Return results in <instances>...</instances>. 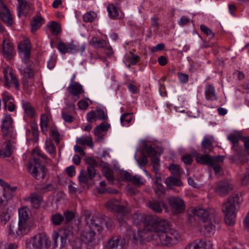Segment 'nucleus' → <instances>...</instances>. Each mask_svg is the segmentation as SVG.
<instances>
[{
    "mask_svg": "<svg viewBox=\"0 0 249 249\" xmlns=\"http://www.w3.org/2000/svg\"><path fill=\"white\" fill-rule=\"evenodd\" d=\"M133 219L136 226L142 225L144 231L155 232L163 246L175 245L181 240L180 235L178 231L174 229L167 231L169 223L166 220L141 213H136Z\"/></svg>",
    "mask_w": 249,
    "mask_h": 249,
    "instance_id": "f257e3e1",
    "label": "nucleus"
},
{
    "mask_svg": "<svg viewBox=\"0 0 249 249\" xmlns=\"http://www.w3.org/2000/svg\"><path fill=\"white\" fill-rule=\"evenodd\" d=\"M31 44L27 37H23L18 44V49L23 63L18 70L25 79H31L34 76V70L32 68V62L30 60Z\"/></svg>",
    "mask_w": 249,
    "mask_h": 249,
    "instance_id": "f03ea898",
    "label": "nucleus"
},
{
    "mask_svg": "<svg viewBox=\"0 0 249 249\" xmlns=\"http://www.w3.org/2000/svg\"><path fill=\"white\" fill-rule=\"evenodd\" d=\"M29 209L23 207L18 210V222H11L8 227V233L13 238L21 236L28 233L30 230L29 218Z\"/></svg>",
    "mask_w": 249,
    "mask_h": 249,
    "instance_id": "7ed1b4c3",
    "label": "nucleus"
},
{
    "mask_svg": "<svg viewBox=\"0 0 249 249\" xmlns=\"http://www.w3.org/2000/svg\"><path fill=\"white\" fill-rule=\"evenodd\" d=\"M193 213L200 218L204 222L203 227L205 233L210 236L215 230V224H218L220 221L218 215L215 213L213 208L204 209L196 207L193 210Z\"/></svg>",
    "mask_w": 249,
    "mask_h": 249,
    "instance_id": "20e7f679",
    "label": "nucleus"
},
{
    "mask_svg": "<svg viewBox=\"0 0 249 249\" xmlns=\"http://www.w3.org/2000/svg\"><path fill=\"white\" fill-rule=\"evenodd\" d=\"M240 203V197L234 195L230 197L224 204L222 211L225 213V221L228 225L234 224L236 213Z\"/></svg>",
    "mask_w": 249,
    "mask_h": 249,
    "instance_id": "39448f33",
    "label": "nucleus"
},
{
    "mask_svg": "<svg viewBox=\"0 0 249 249\" xmlns=\"http://www.w3.org/2000/svg\"><path fill=\"white\" fill-rule=\"evenodd\" d=\"M87 225L81 231L80 237L82 241L89 243L93 240L97 232H101L102 228L98 223L99 219L89 217L87 218Z\"/></svg>",
    "mask_w": 249,
    "mask_h": 249,
    "instance_id": "423d86ee",
    "label": "nucleus"
},
{
    "mask_svg": "<svg viewBox=\"0 0 249 249\" xmlns=\"http://www.w3.org/2000/svg\"><path fill=\"white\" fill-rule=\"evenodd\" d=\"M224 160V156H218L217 157H210L209 155L198 156L196 159L197 162L208 164L212 167L216 174L220 173L222 171L220 163L222 162Z\"/></svg>",
    "mask_w": 249,
    "mask_h": 249,
    "instance_id": "0eeeda50",
    "label": "nucleus"
},
{
    "mask_svg": "<svg viewBox=\"0 0 249 249\" xmlns=\"http://www.w3.org/2000/svg\"><path fill=\"white\" fill-rule=\"evenodd\" d=\"M28 172L36 179L44 178L47 174L46 168L42 165L36 158L31 159L28 164Z\"/></svg>",
    "mask_w": 249,
    "mask_h": 249,
    "instance_id": "6e6552de",
    "label": "nucleus"
},
{
    "mask_svg": "<svg viewBox=\"0 0 249 249\" xmlns=\"http://www.w3.org/2000/svg\"><path fill=\"white\" fill-rule=\"evenodd\" d=\"M140 229L138 228L137 230L132 229L131 227H129L126 230V232L124 236V240L121 238H116L117 241V249H121L124 246L126 242L129 241L133 243H136L140 239L142 236L141 234Z\"/></svg>",
    "mask_w": 249,
    "mask_h": 249,
    "instance_id": "1a4fd4ad",
    "label": "nucleus"
},
{
    "mask_svg": "<svg viewBox=\"0 0 249 249\" xmlns=\"http://www.w3.org/2000/svg\"><path fill=\"white\" fill-rule=\"evenodd\" d=\"M51 243L48 236L44 233H39L31 238L28 242L31 249H48Z\"/></svg>",
    "mask_w": 249,
    "mask_h": 249,
    "instance_id": "9d476101",
    "label": "nucleus"
},
{
    "mask_svg": "<svg viewBox=\"0 0 249 249\" xmlns=\"http://www.w3.org/2000/svg\"><path fill=\"white\" fill-rule=\"evenodd\" d=\"M105 206L109 211L117 213V218L120 222H123L125 219L127 211L125 207L120 205V202L116 199H110L106 204Z\"/></svg>",
    "mask_w": 249,
    "mask_h": 249,
    "instance_id": "9b49d317",
    "label": "nucleus"
},
{
    "mask_svg": "<svg viewBox=\"0 0 249 249\" xmlns=\"http://www.w3.org/2000/svg\"><path fill=\"white\" fill-rule=\"evenodd\" d=\"M0 52L4 58L7 60L13 58L16 53L13 43L10 39V36L5 35L4 38H2V42L0 43Z\"/></svg>",
    "mask_w": 249,
    "mask_h": 249,
    "instance_id": "f8f14e48",
    "label": "nucleus"
},
{
    "mask_svg": "<svg viewBox=\"0 0 249 249\" xmlns=\"http://www.w3.org/2000/svg\"><path fill=\"white\" fill-rule=\"evenodd\" d=\"M228 139L233 144L232 148L235 149L234 155L230 158L232 162L237 164H243L247 161V157L241 154L240 151L236 148L238 142V136L234 134H231L228 136Z\"/></svg>",
    "mask_w": 249,
    "mask_h": 249,
    "instance_id": "ddd939ff",
    "label": "nucleus"
},
{
    "mask_svg": "<svg viewBox=\"0 0 249 249\" xmlns=\"http://www.w3.org/2000/svg\"><path fill=\"white\" fill-rule=\"evenodd\" d=\"M2 123L1 131L3 135L8 138L15 139L16 134L12 124L11 115H5Z\"/></svg>",
    "mask_w": 249,
    "mask_h": 249,
    "instance_id": "4468645a",
    "label": "nucleus"
},
{
    "mask_svg": "<svg viewBox=\"0 0 249 249\" xmlns=\"http://www.w3.org/2000/svg\"><path fill=\"white\" fill-rule=\"evenodd\" d=\"M3 73L4 74V86L7 88H10L13 86H15L17 89H18L19 84L12 69L10 67H4Z\"/></svg>",
    "mask_w": 249,
    "mask_h": 249,
    "instance_id": "2eb2a0df",
    "label": "nucleus"
},
{
    "mask_svg": "<svg viewBox=\"0 0 249 249\" xmlns=\"http://www.w3.org/2000/svg\"><path fill=\"white\" fill-rule=\"evenodd\" d=\"M72 235V231L68 229L63 228L59 231V232L54 231L52 234V240L53 241V246L57 247V240L60 236L62 247H64L68 241H70Z\"/></svg>",
    "mask_w": 249,
    "mask_h": 249,
    "instance_id": "dca6fc26",
    "label": "nucleus"
},
{
    "mask_svg": "<svg viewBox=\"0 0 249 249\" xmlns=\"http://www.w3.org/2000/svg\"><path fill=\"white\" fill-rule=\"evenodd\" d=\"M168 201L174 213H180L184 211L185 207V203L181 198L171 196L168 198Z\"/></svg>",
    "mask_w": 249,
    "mask_h": 249,
    "instance_id": "f3484780",
    "label": "nucleus"
},
{
    "mask_svg": "<svg viewBox=\"0 0 249 249\" xmlns=\"http://www.w3.org/2000/svg\"><path fill=\"white\" fill-rule=\"evenodd\" d=\"M0 18L8 26H11L13 23L12 14L2 0H0Z\"/></svg>",
    "mask_w": 249,
    "mask_h": 249,
    "instance_id": "a211bd4d",
    "label": "nucleus"
},
{
    "mask_svg": "<svg viewBox=\"0 0 249 249\" xmlns=\"http://www.w3.org/2000/svg\"><path fill=\"white\" fill-rule=\"evenodd\" d=\"M57 49L62 53H75L79 51V48L77 45H75L73 42L70 43H64L60 41L57 44Z\"/></svg>",
    "mask_w": 249,
    "mask_h": 249,
    "instance_id": "6ab92c4d",
    "label": "nucleus"
},
{
    "mask_svg": "<svg viewBox=\"0 0 249 249\" xmlns=\"http://www.w3.org/2000/svg\"><path fill=\"white\" fill-rule=\"evenodd\" d=\"M69 92L71 94L73 97L75 98V101L79 98L80 95L85 93L83 86L78 82H74L70 84L67 88Z\"/></svg>",
    "mask_w": 249,
    "mask_h": 249,
    "instance_id": "aec40b11",
    "label": "nucleus"
},
{
    "mask_svg": "<svg viewBox=\"0 0 249 249\" xmlns=\"http://www.w3.org/2000/svg\"><path fill=\"white\" fill-rule=\"evenodd\" d=\"M232 190V185L227 180L219 182L215 187V192L220 196H225Z\"/></svg>",
    "mask_w": 249,
    "mask_h": 249,
    "instance_id": "412c9836",
    "label": "nucleus"
},
{
    "mask_svg": "<svg viewBox=\"0 0 249 249\" xmlns=\"http://www.w3.org/2000/svg\"><path fill=\"white\" fill-rule=\"evenodd\" d=\"M145 151L148 156L151 158L153 167L158 170L160 160L158 156V153L155 149L151 146H146L145 147Z\"/></svg>",
    "mask_w": 249,
    "mask_h": 249,
    "instance_id": "4be33fe9",
    "label": "nucleus"
},
{
    "mask_svg": "<svg viewBox=\"0 0 249 249\" xmlns=\"http://www.w3.org/2000/svg\"><path fill=\"white\" fill-rule=\"evenodd\" d=\"M24 200L30 203L34 208H38L42 200V198L40 196L34 193L31 194L29 196L24 198Z\"/></svg>",
    "mask_w": 249,
    "mask_h": 249,
    "instance_id": "5701e85b",
    "label": "nucleus"
},
{
    "mask_svg": "<svg viewBox=\"0 0 249 249\" xmlns=\"http://www.w3.org/2000/svg\"><path fill=\"white\" fill-rule=\"evenodd\" d=\"M214 141L213 137H205L202 141L201 145L204 152H209L213 149V143Z\"/></svg>",
    "mask_w": 249,
    "mask_h": 249,
    "instance_id": "b1692460",
    "label": "nucleus"
},
{
    "mask_svg": "<svg viewBox=\"0 0 249 249\" xmlns=\"http://www.w3.org/2000/svg\"><path fill=\"white\" fill-rule=\"evenodd\" d=\"M18 15L20 17L22 14H26L31 9L30 4L25 0H18Z\"/></svg>",
    "mask_w": 249,
    "mask_h": 249,
    "instance_id": "393cba45",
    "label": "nucleus"
},
{
    "mask_svg": "<svg viewBox=\"0 0 249 249\" xmlns=\"http://www.w3.org/2000/svg\"><path fill=\"white\" fill-rule=\"evenodd\" d=\"M124 178L129 181H131L136 185L139 186L144 183L143 181L140 176H132L128 172L125 173L123 175Z\"/></svg>",
    "mask_w": 249,
    "mask_h": 249,
    "instance_id": "a878e982",
    "label": "nucleus"
},
{
    "mask_svg": "<svg viewBox=\"0 0 249 249\" xmlns=\"http://www.w3.org/2000/svg\"><path fill=\"white\" fill-rule=\"evenodd\" d=\"M205 94L208 100L213 101L217 99L214 88L212 85H207L206 86Z\"/></svg>",
    "mask_w": 249,
    "mask_h": 249,
    "instance_id": "bb28decb",
    "label": "nucleus"
},
{
    "mask_svg": "<svg viewBox=\"0 0 249 249\" xmlns=\"http://www.w3.org/2000/svg\"><path fill=\"white\" fill-rule=\"evenodd\" d=\"M148 207L156 213H160L162 211V208L164 206L162 202L157 200H152L148 204Z\"/></svg>",
    "mask_w": 249,
    "mask_h": 249,
    "instance_id": "cd10ccee",
    "label": "nucleus"
},
{
    "mask_svg": "<svg viewBox=\"0 0 249 249\" xmlns=\"http://www.w3.org/2000/svg\"><path fill=\"white\" fill-rule=\"evenodd\" d=\"M107 42L105 40L98 39L95 36L92 37L89 41V44L96 48H104L107 45Z\"/></svg>",
    "mask_w": 249,
    "mask_h": 249,
    "instance_id": "c85d7f7f",
    "label": "nucleus"
},
{
    "mask_svg": "<svg viewBox=\"0 0 249 249\" xmlns=\"http://www.w3.org/2000/svg\"><path fill=\"white\" fill-rule=\"evenodd\" d=\"M13 142L8 141L4 148L0 151V155L3 157H10L13 152Z\"/></svg>",
    "mask_w": 249,
    "mask_h": 249,
    "instance_id": "c756f323",
    "label": "nucleus"
},
{
    "mask_svg": "<svg viewBox=\"0 0 249 249\" xmlns=\"http://www.w3.org/2000/svg\"><path fill=\"white\" fill-rule=\"evenodd\" d=\"M95 219H99V221L98 222V224L101 227L103 225H105L106 228L110 230L112 228L113 223L112 220L109 217H106L104 218H98L93 217Z\"/></svg>",
    "mask_w": 249,
    "mask_h": 249,
    "instance_id": "7c9ffc66",
    "label": "nucleus"
},
{
    "mask_svg": "<svg viewBox=\"0 0 249 249\" xmlns=\"http://www.w3.org/2000/svg\"><path fill=\"white\" fill-rule=\"evenodd\" d=\"M43 23V18L40 16H35L31 21L32 32L38 29Z\"/></svg>",
    "mask_w": 249,
    "mask_h": 249,
    "instance_id": "2f4dec72",
    "label": "nucleus"
},
{
    "mask_svg": "<svg viewBox=\"0 0 249 249\" xmlns=\"http://www.w3.org/2000/svg\"><path fill=\"white\" fill-rule=\"evenodd\" d=\"M0 185L2 187L3 189V196L6 198V194L13 192L17 190L16 187H11V185L8 183L5 182L3 180L0 178Z\"/></svg>",
    "mask_w": 249,
    "mask_h": 249,
    "instance_id": "473e14b6",
    "label": "nucleus"
},
{
    "mask_svg": "<svg viewBox=\"0 0 249 249\" xmlns=\"http://www.w3.org/2000/svg\"><path fill=\"white\" fill-rule=\"evenodd\" d=\"M49 122L48 116L45 114H42L40 118V127L42 131L45 134L48 131Z\"/></svg>",
    "mask_w": 249,
    "mask_h": 249,
    "instance_id": "72a5a7b5",
    "label": "nucleus"
},
{
    "mask_svg": "<svg viewBox=\"0 0 249 249\" xmlns=\"http://www.w3.org/2000/svg\"><path fill=\"white\" fill-rule=\"evenodd\" d=\"M109 127V124L106 122H104L95 128L94 134L96 136L100 137V135L107 131Z\"/></svg>",
    "mask_w": 249,
    "mask_h": 249,
    "instance_id": "f704fd0d",
    "label": "nucleus"
},
{
    "mask_svg": "<svg viewBox=\"0 0 249 249\" xmlns=\"http://www.w3.org/2000/svg\"><path fill=\"white\" fill-rule=\"evenodd\" d=\"M22 107L25 112L30 117H33L35 114V110L31 105L28 102H23Z\"/></svg>",
    "mask_w": 249,
    "mask_h": 249,
    "instance_id": "c9c22d12",
    "label": "nucleus"
},
{
    "mask_svg": "<svg viewBox=\"0 0 249 249\" xmlns=\"http://www.w3.org/2000/svg\"><path fill=\"white\" fill-rule=\"evenodd\" d=\"M107 11L109 17L112 19H116L119 16V12L117 8L113 4H109L107 6Z\"/></svg>",
    "mask_w": 249,
    "mask_h": 249,
    "instance_id": "e433bc0d",
    "label": "nucleus"
},
{
    "mask_svg": "<svg viewBox=\"0 0 249 249\" xmlns=\"http://www.w3.org/2000/svg\"><path fill=\"white\" fill-rule=\"evenodd\" d=\"M64 220V216L60 213H56L51 215V221L53 225H60Z\"/></svg>",
    "mask_w": 249,
    "mask_h": 249,
    "instance_id": "4c0bfd02",
    "label": "nucleus"
},
{
    "mask_svg": "<svg viewBox=\"0 0 249 249\" xmlns=\"http://www.w3.org/2000/svg\"><path fill=\"white\" fill-rule=\"evenodd\" d=\"M45 146L47 151L54 157L56 154V150L52 141L50 139H47L45 142Z\"/></svg>",
    "mask_w": 249,
    "mask_h": 249,
    "instance_id": "58836bf2",
    "label": "nucleus"
},
{
    "mask_svg": "<svg viewBox=\"0 0 249 249\" xmlns=\"http://www.w3.org/2000/svg\"><path fill=\"white\" fill-rule=\"evenodd\" d=\"M165 184L168 187L180 186L181 184L180 179L177 177H169L165 180Z\"/></svg>",
    "mask_w": 249,
    "mask_h": 249,
    "instance_id": "ea45409f",
    "label": "nucleus"
},
{
    "mask_svg": "<svg viewBox=\"0 0 249 249\" xmlns=\"http://www.w3.org/2000/svg\"><path fill=\"white\" fill-rule=\"evenodd\" d=\"M139 61V57L138 55L132 54L130 56H128L125 61V63L127 68L131 65H135Z\"/></svg>",
    "mask_w": 249,
    "mask_h": 249,
    "instance_id": "a19ab883",
    "label": "nucleus"
},
{
    "mask_svg": "<svg viewBox=\"0 0 249 249\" xmlns=\"http://www.w3.org/2000/svg\"><path fill=\"white\" fill-rule=\"evenodd\" d=\"M154 188L155 193L159 196L163 195L165 192V189L161 182L154 181Z\"/></svg>",
    "mask_w": 249,
    "mask_h": 249,
    "instance_id": "79ce46f5",
    "label": "nucleus"
},
{
    "mask_svg": "<svg viewBox=\"0 0 249 249\" xmlns=\"http://www.w3.org/2000/svg\"><path fill=\"white\" fill-rule=\"evenodd\" d=\"M76 142L83 145L92 146V139L90 137L82 136L77 139Z\"/></svg>",
    "mask_w": 249,
    "mask_h": 249,
    "instance_id": "37998d69",
    "label": "nucleus"
},
{
    "mask_svg": "<svg viewBox=\"0 0 249 249\" xmlns=\"http://www.w3.org/2000/svg\"><path fill=\"white\" fill-rule=\"evenodd\" d=\"M96 14L92 11L88 12L83 16L84 21L86 22H92L96 18Z\"/></svg>",
    "mask_w": 249,
    "mask_h": 249,
    "instance_id": "c03bdc74",
    "label": "nucleus"
},
{
    "mask_svg": "<svg viewBox=\"0 0 249 249\" xmlns=\"http://www.w3.org/2000/svg\"><path fill=\"white\" fill-rule=\"evenodd\" d=\"M120 120L123 126L127 125L131 121L132 114L129 113L124 114L121 116Z\"/></svg>",
    "mask_w": 249,
    "mask_h": 249,
    "instance_id": "a18cd8bd",
    "label": "nucleus"
},
{
    "mask_svg": "<svg viewBox=\"0 0 249 249\" xmlns=\"http://www.w3.org/2000/svg\"><path fill=\"white\" fill-rule=\"evenodd\" d=\"M204 242L201 240H197L191 243V246L188 247L187 249H190V248L193 249H205Z\"/></svg>",
    "mask_w": 249,
    "mask_h": 249,
    "instance_id": "49530a36",
    "label": "nucleus"
},
{
    "mask_svg": "<svg viewBox=\"0 0 249 249\" xmlns=\"http://www.w3.org/2000/svg\"><path fill=\"white\" fill-rule=\"evenodd\" d=\"M50 30L52 34L54 36H57L60 32V27L59 24L55 21H53L49 25Z\"/></svg>",
    "mask_w": 249,
    "mask_h": 249,
    "instance_id": "de8ad7c7",
    "label": "nucleus"
},
{
    "mask_svg": "<svg viewBox=\"0 0 249 249\" xmlns=\"http://www.w3.org/2000/svg\"><path fill=\"white\" fill-rule=\"evenodd\" d=\"M79 181L80 184H87L88 181L89 180V176L85 170L81 171L79 176Z\"/></svg>",
    "mask_w": 249,
    "mask_h": 249,
    "instance_id": "09e8293b",
    "label": "nucleus"
},
{
    "mask_svg": "<svg viewBox=\"0 0 249 249\" xmlns=\"http://www.w3.org/2000/svg\"><path fill=\"white\" fill-rule=\"evenodd\" d=\"M1 95L4 105H7V104L9 103L10 102L13 101L12 95L6 91H4Z\"/></svg>",
    "mask_w": 249,
    "mask_h": 249,
    "instance_id": "8fccbe9b",
    "label": "nucleus"
},
{
    "mask_svg": "<svg viewBox=\"0 0 249 249\" xmlns=\"http://www.w3.org/2000/svg\"><path fill=\"white\" fill-rule=\"evenodd\" d=\"M103 172L105 176L109 181H112L114 180L112 170L108 168L104 167L103 169Z\"/></svg>",
    "mask_w": 249,
    "mask_h": 249,
    "instance_id": "3c124183",
    "label": "nucleus"
},
{
    "mask_svg": "<svg viewBox=\"0 0 249 249\" xmlns=\"http://www.w3.org/2000/svg\"><path fill=\"white\" fill-rule=\"evenodd\" d=\"M200 29L204 34H205L207 36H208L209 38H212L214 37V34L212 31V30L209 28H208L205 25H201Z\"/></svg>",
    "mask_w": 249,
    "mask_h": 249,
    "instance_id": "603ef678",
    "label": "nucleus"
},
{
    "mask_svg": "<svg viewBox=\"0 0 249 249\" xmlns=\"http://www.w3.org/2000/svg\"><path fill=\"white\" fill-rule=\"evenodd\" d=\"M10 215L6 211H3L0 215V219L3 224H5L10 220Z\"/></svg>",
    "mask_w": 249,
    "mask_h": 249,
    "instance_id": "864d4df0",
    "label": "nucleus"
},
{
    "mask_svg": "<svg viewBox=\"0 0 249 249\" xmlns=\"http://www.w3.org/2000/svg\"><path fill=\"white\" fill-rule=\"evenodd\" d=\"M51 135L53 137L54 140L57 142L59 143L60 142L59 134L58 130L56 128H52L50 130Z\"/></svg>",
    "mask_w": 249,
    "mask_h": 249,
    "instance_id": "5fc2aeb1",
    "label": "nucleus"
},
{
    "mask_svg": "<svg viewBox=\"0 0 249 249\" xmlns=\"http://www.w3.org/2000/svg\"><path fill=\"white\" fill-rule=\"evenodd\" d=\"M117 241L116 239H112L109 240L107 243L106 249H116Z\"/></svg>",
    "mask_w": 249,
    "mask_h": 249,
    "instance_id": "6e6d98bb",
    "label": "nucleus"
},
{
    "mask_svg": "<svg viewBox=\"0 0 249 249\" xmlns=\"http://www.w3.org/2000/svg\"><path fill=\"white\" fill-rule=\"evenodd\" d=\"M66 222H69L73 219L74 217V213L69 211H67L64 213Z\"/></svg>",
    "mask_w": 249,
    "mask_h": 249,
    "instance_id": "4d7b16f0",
    "label": "nucleus"
},
{
    "mask_svg": "<svg viewBox=\"0 0 249 249\" xmlns=\"http://www.w3.org/2000/svg\"><path fill=\"white\" fill-rule=\"evenodd\" d=\"M97 119L96 113L95 111H91L87 114V120L89 122L95 121Z\"/></svg>",
    "mask_w": 249,
    "mask_h": 249,
    "instance_id": "13d9d810",
    "label": "nucleus"
},
{
    "mask_svg": "<svg viewBox=\"0 0 249 249\" xmlns=\"http://www.w3.org/2000/svg\"><path fill=\"white\" fill-rule=\"evenodd\" d=\"M88 175L89 179H92L96 175V170L94 167L89 166L88 168Z\"/></svg>",
    "mask_w": 249,
    "mask_h": 249,
    "instance_id": "bf43d9fd",
    "label": "nucleus"
},
{
    "mask_svg": "<svg viewBox=\"0 0 249 249\" xmlns=\"http://www.w3.org/2000/svg\"><path fill=\"white\" fill-rule=\"evenodd\" d=\"M151 28H153V31L156 32L159 28V24L158 19L156 18H152Z\"/></svg>",
    "mask_w": 249,
    "mask_h": 249,
    "instance_id": "052dcab7",
    "label": "nucleus"
},
{
    "mask_svg": "<svg viewBox=\"0 0 249 249\" xmlns=\"http://www.w3.org/2000/svg\"><path fill=\"white\" fill-rule=\"evenodd\" d=\"M182 160L186 164H190L193 161L192 156L188 154L184 155L182 157Z\"/></svg>",
    "mask_w": 249,
    "mask_h": 249,
    "instance_id": "680f3d73",
    "label": "nucleus"
},
{
    "mask_svg": "<svg viewBox=\"0 0 249 249\" xmlns=\"http://www.w3.org/2000/svg\"><path fill=\"white\" fill-rule=\"evenodd\" d=\"M89 103L85 100H81L78 102L77 106L80 109H85L89 107Z\"/></svg>",
    "mask_w": 249,
    "mask_h": 249,
    "instance_id": "e2e57ef3",
    "label": "nucleus"
},
{
    "mask_svg": "<svg viewBox=\"0 0 249 249\" xmlns=\"http://www.w3.org/2000/svg\"><path fill=\"white\" fill-rule=\"evenodd\" d=\"M62 117L64 121L68 123H71L73 121V117L71 115L66 114L64 111L62 113Z\"/></svg>",
    "mask_w": 249,
    "mask_h": 249,
    "instance_id": "0e129e2a",
    "label": "nucleus"
},
{
    "mask_svg": "<svg viewBox=\"0 0 249 249\" xmlns=\"http://www.w3.org/2000/svg\"><path fill=\"white\" fill-rule=\"evenodd\" d=\"M67 174L71 177H73L75 174V168L74 166H70L66 169Z\"/></svg>",
    "mask_w": 249,
    "mask_h": 249,
    "instance_id": "69168bd1",
    "label": "nucleus"
},
{
    "mask_svg": "<svg viewBox=\"0 0 249 249\" xmlns=\"http://www.w3.org/2000/svg\"><path fill=\"white\" fill-rule=\"evenodd\" d=\"M242 140L244 142L247 153L249 154V138L243 137Z\"/></svg>",
    "mask_w": 249,
    "mask_h": 249,
    "instance_id": "338daca9",
    "label": "nucleus"
},
{
    "mask_svg": "<svg viewBox=\"0 0 249 249\" xmlns=\"http://www.w3.org/2000/svg\"><path fill=\"white\" fill-rule=\"evenodd\" d=\"M244 225L245 229L249 231V212L247 213L244 220Z\"/></svg>",
    "mask_w": 249,
    "mask_h": 249,
    "instance_id": "774afa93",
    "label": "nucleus"
}]
</instances>
